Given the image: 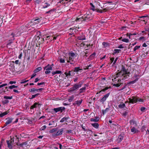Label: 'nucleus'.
<instances>
[{"mask_svg": "<svg viewBox=\"0 0 149 149\" xmlns=\"http://www.w3.org/2000/svg\"><path fill=\"white\" fill-rule=\"evenodd\" d=\"M123 72L121 71L117 73L113 76L114 78L112 79L114 83L113 86L116 87L122 86L123 84V80L129 78L130 72H127L124 67L122 68Z\"/></svg>", "mask_w": 149, "mask_h": 149, "instance_id": "nucleus-1", "label": "nucleus"}, {"mask_svg": "<svg viewBox=\"0 0 149 149\" xmlns=\"http://www.w3.org/2000/svg\"><path fill=\"white\" fill-rule=\"evenodd\" d=\"M83 83V81H81L79 83L75 84L74 86L70 89L69 91L71 92L75 93L77 91L81 86Z\"/></svg>", "mask_w": 149, "mask_h": 149, "instance_id": "nucleus-2", "label": "nucleus"}, {"mask_svg": "<svg viewBox=\"0 0 149 149\" xmlns=\"http://www.w3.org/2000/svg\"><path fill=\"white\" fill-rule=\"evenodd\" d=\"M35 42L36 43V46L40 47V46L44 43L45 38L39 36H35Z\"/></svg>", "mask_w": 149, "mask_h": 149, "instance_id": "nucleus-3", "label": "nucleus"}, {"mask_svg": "<svg viewBox=\"0 0 149 149\" xmlns=\"http://www.w3.org/2000/svg\"><path fill=\"white\" fill-rule=\"evenodd\" d=\"M68 55L69 58L68 60L67 59V62L71 64H74V59L76 56L73 52L69 53Z\"/></svg>", "mask_w": 149, "mask_h": 149, "instance_id": "nucleus-4", "label": "nucleus"}, {"mask_svg": "<svg viewBox=\"0 0 149 149\" xmlns=\"http://www.w3.org/2000/svg\"><path fill=\"white\" fill-rule=\"evenodd\" d=\"M91 15L88 14H85L82 16L84 21L88 22L91 20Z\"/></svg>", "mask_w": 149, "mask_h": 149, "instance_id": "nucleus-5", "label": "nucleus"}, {"mask_svg": "<svg viewBox=\"0 0 149 149\" xmlns=\"http://www.w3.org/2000/svg\"><path fill=\"white\" fill-rule=\"evenodd\" d=\"M129 102L132 104L136 103L137 102V97L136 96H132L129 98Z\"/></svg>", "mask_w": 149, "mask_h": 149, "instance_id": "nucleus-6", "label": "nucleus"}, {"mask_svg": "<svg viewBox=\"0 0 149 149\" xmlns=\"http://www.w3.org/2000/svg\"><path fill=\"white\" fill-rule=\"evenodd\" d=\"M110 93L109 92L104 95V96L100 99V102H101L102 104H104L105 101L107 100L109 97Z\"/></svg>", "mask_w": 149, "mask_h": 149, "instance_id": "nucleus-7", "label": "nucleus"}, {"mask_svg": "<svg viewBox=\"0 0 149 149\" xmlns=\"http://www.w3.org/2000/svg\"><path fill=\"white\" fill-rule=\"evenodd\" d=\"M65 109V108L64 107H60L56 108H54L52 110L54 111L55 113H57L58 112H62Z\"/></svg>", "mask_w": 149, "mask_h": 149, "instance_id": "nucleus-8", "label": "nucleus"}, {"mask_svg": "<svg viewBox=\"0 0 149 149\" xmlns=\"http://www.w3.org/2000/svg\"><path fill=\"white\" fill-rule=\"evenodd\" d=\"M82 102V100L81 99L79 100H77L75 101L74 103H73V105L74 106L76 105L77 106H79L80 104H81Z\"/></svg>", "mask_w": 149, "mask_h": 149, "instance_id": "nucleus-9", "label": "nucleus"}, {"mask_svg": "<svg viewBox=\"0 0 149 149\" xmlns=\"http://www.w3.org/2000/svg\"><path fill=\"white\" fill-rule=\"evenodd\" d=\"M88 52L87 51L86 52H83L80 53V56L81 57H83V58H86L88 56Z\"/></svg>", "mask_w": 149, "mask_h": 149, "instance_id": "nucleus-10", "label": "nucleus"}, {"mask_svg": "<svg viewBox=\"0 0 149 149\" xmlns=\"http://www.w3.org/2000/svg\"><path fill=\"white\" fill-rule=\"evenodd\" d=\"M41 106V104H39L38 103L36 102L34 103L32 106L30 107V109H33L34 108H36L37 106L38 107H40Z\"/></svg>", "mask_w": 149, "mask_h": 149, "instance_id": "nucleus-11", "label": "nucleus"}, {"mask_svg": "<svg viewBox=\"0 0 149 149\" xmlns=\"http://www.w3.org/2000/svg\"><path fill=\"white\" fill-rule=\"evenodd\" d=\"M42 17H36V18L34 19L33 21L35 22V23L38 24L40 22L41 20L42 19Z\"/></svg>", "mask_w": 149, "mask_h": 149, "instance_id": "nucleus-12", "label": "nucleus"}, {"mask_svg": "<svg viewBox=\"0 0 149 149\" xmlns=\"http://www.w3.org/2000/svg\"><path fill=\"white\" fill-rule=\"evenodd\" d=\"M43 68L44 70H52V67L51 65H50L49 64H48L47 66L44 67Z\"/></svg>", "mask_w": 149, "mask_h": 149, "instance_id": "nucleus-13", "label": "nucleus"}, {"mask_svg": "<svg viewBox=\"0 0 149 149\" xmlns=\"http://www.w3.org/2000/svg\"><path fill=\"white\" fill-rule=\"evenodd\" d=\"M95 55L96 53L94 52L92 54H91V55H90L89 57L88 58V61H90L91 60L95 58Z\"/></svg>", "mask_w": 149, "mask_h": 149, "instance_id": "nucleus-14", "label": "nucleus"}, {"mask_svg": "<svg viewBox=\"0 0 149 149\" xmlns=\"http://www.w3.org/2000/svg\"><path fill=\"white\" fill-rule=\"evenodd\" d=\"M123 136H122L121 134H120V135H119L117 140V142L118 143L120 142L123 139Z\"/></svg>", "mask_w": 149, "mask_h": 149, "instance_id": "nucleus-15", "label": "nucleus"}, {"mask_svg": "<svg viewBox=\"0 0 149 149\" xmlns=\"http://www.w3.org/2000/svg\"><path fill=\"white\" fill-rule=\"evenodd\" d=\"M111 88V87L110 86H109V87L107 86L106 87H105L104 89L102 90L101 91H100L99 93H98V92L97 93H96V94L97 95V94H98V93H100L102 91H103L104 92L105 91H106V90L108 89L109 88Z\"/></svg>", "mask_w": 149, "mask_h": 149, "instance_id": "nucleus-16", "label": "nucleus"}, {"mask_svg": "<svg viewBox=\"0 0 149 149\" xmlns=\"http://www.w3.org/2000/svg\"><path fill=\"white\" fill-rule=\"evenodd\" d=\"M75 21L77 22H82L84 21V19H83V18L82 16L81 17H77V18Z\"/></svg>", "mask_w": 149, "mask_h": 149, "instance_id": "nucleus-17", "label": "nucleus"}, {"mask_svg": "<svg viewBox=\"0 0 149 149\" xmlns=\"http://www.w3.org/2000/svg\"><path fill=\"white\" fill-rule=\"evenodd\" d=\"M138 79H139V78H137L136 79H135L134 80L131 81L129 82V83H127V84H128V85H130V84H134V83H136V81H138Z\"/></svg>", "mask_w": 149, "mask_h": 149, "instance_id": "nucleus-18", "label": "nucleus"}, {"mask_svg": "<svg viewBox=\"0 0 149 149\" xmlns=\"http://www.w3.org/2000/svg\"><path fill=\"white\" fill-rule=\"evenodd\" d=\"M50 4L47 2L44 3V4L42 6V8H47L50 6Z\"/></svg>", "mask_w": 149, "mask_h": 149, "instance_id": "nucleus-19", "label": "nucleus"}, {"mask_svg": "<svg viewBox=\"0 0 149 149\" xmlns=\"http://www.w3.org/2000/svg\"><path fill=\"white\" fill-rule=\"evenodd\" d=\"M109 110H110V108L109 107H107L104 110H102V113L103 115H104Z\"/></svg>", "mask_w": 149, "mask_h": 149, "instance_id": "nucleus-20", "label": "nucleus"}, {"mask_svg": "<svg viewBox=\"0 0 149 149\" xmlns=\"http://www.w3.org/2000/svg\"><path fill=\"white\" fill-rule=\"evenodd\" d=\"M121 52V50L120 49H115L114 52L113 53V55H115L116 54H118Z\"/></svg>", "mask_w": 149, "mask_h": 149, "instance_id": "nucleus-21", "label": "nucleus"}, {"mask_svg": "<svg viewBox=\"0 0 149 149\" xmlns=\"http://www.w3.org/2000/svg\"><path fill=\"white\" fill-rule=\"evenodd\" d=\"M92 125L94 128L97 129L99 127V124L97 123H92Z\"/></svg>", "mask_w": 149, "mask_h": 149, "instance_id": "nucleus-22", "label": "nucleus"}, {"mask_svg": "<svg viewBox=\"0 0 149 149\" xmlns=\"http://www.w3.org/2000/svg\"><path fill=\"white\" fill-rule=\"evenodd\" d=\"M131 131L134 133H136L139 132L138 130H136L134 127H133L131 129Z\"/></svg>", "mask_w": 149, "mask_h": 149, "instance_id": "nucleus-23", "label": "nucleus"}, {"mask_svg": "<svg viewBox=\"0 0 149 149\" xmlns=\"http://www.w3.org/2000/svg\"><path fill=\"white\" fill-rule=\"evenodd\" d=\"M27 144L26 142H23L21 144H19L18 143H16V145L17 146H19L21 147H23L24 145H26Z\"/></svg>", "mask_w": 149, "mask_h": 149, "instance_id": "nucleus-24", "label": "nucleus"}, {"mask_svg": "<svg viewBox=\"0 0 149 149\" xmlns=\"http://www.w3.org/2000/svg\"><path fill=\"white\" fill-rule=\"evenodd\" d=\"M29 91L30 92H32V93L34 94V93H35L37 92V90L36 89L32 88L30 89L29 90Z\"/></svg>", "mask_w": 149, "mask_h": 149, "instance_id": "nucleus-25", "label": "nucleus"}, {"mask_svg": "<svg viewBox=\"0 0 149 149\" xmlns=\"http://www.w3.org/2000/svg\"><path fill=\"white\" fill-rule=\"evenodd\" d=\"M86 89V87L84 86L79 89V93H81L85 91Z\"/></svg>", "mask_w": 149, "mask_h": 149, "instance_id": "nucleus-26", "label": "nucleus"}, {"mask_svg": "<svg viewBox=\"0 0 149 149\" xmlns=\"http://www.w3.org/2000/svg\"><path fill=\"white\" fill-rule=\"evenodd\" d=\"M57 130V128L53 129L49 131V132L50 133H53L56 132Z\"/></svg>", "mask_w": 149, "mask_h": 149, "instance_id": "nucleus-27", "label": "nucleus"}, {"mask_svg": "<svg viewBox=\"0 0 149 149\" xmlns=\"http://www.w3.org/2000/svg\"><path fill=\"white\" fill-rule=\"evenodd\" d=\"M63 131V129L60 130L58 131H57L56 132L57 135H58V136L61 135L62 134Z\"/></svg>", "mask_w": 149, "mask_h": 149, "instance_id": "nucleus-28", "label": "nucleus"}, {"mask_svg": "<svg viewBox=\"0 0 149 149\" xmlns=\"http://www.w3.org/2000/svg\"><path fill=\"white\" fill-rule=\"evenodd\" d=\"M102 45L104 46L105 48L107 47H109L110 45V44L107 43L105 42H104L102 43Z\"/></svg>", "mask_w": 149, "mask_h": 149, "instance_id": "nucleus-29", "label": "nucleus"}, {"mask_svg": "<svg viewBox=\"0 0 149 149\" xmlns=\"http://www.w3.org/2000/svg\"><path fill=\"white\" fill-rule=\"evenodd\" d=\"M8 111L1 113L0 114V117H2L6 115L8 112Z\"/></svg>", "mask_w": 149, "mask_h": 149, "instance_id": "nucleus-30", "label": "nucleus"}, {"mask_svg": "<svg viewBox=\"0 0 149 149\" xmlns=\"http://www.w3.org/2000/svg\"><path fill=\"white\" fill-rule=\"evenodd\" d=\"M42 69V68L40 67H38L37 68H36V69H35L34 70V72H37L41 70Z\"/></svg>", "mask_w": 149, "mask_h": 149, "instance_id": "nucleus-31", "label": "nucleus"}, {"mask_svg": "<svg viewBox=\"0 0 149 149\" xmlns=\"http://www.w3.org/2000/svg\"><path fill=\"white\" fill-rule=\"evenodd\" d=\"M7 142L8 144V147L10 148H12V145H11V141H7Z\"/></svg>", "mask_w": 149, "mask_h": 149, "instance_id": "nucleus-32", "label": "nucleus"}, {"mask_svg": "<svg viewBox=\"0 0 149 149\" xmlns=\"http://www.w3.org/2000/svg\"><path fill=\"white\" fill-rule=\"evenodd\" d=\"M77 39L79 40H84L86 39L85 36H79L77 38Z\"/></svg>", "mask_w": 149, "mask_h": 149, "instance_id": "nucleus-33", "label": "nucleus"}, {"mask_svg": "<svg viewBox=\"0 0 149 149\" xmlns=\"http://www.w3.org/2000/svg\"><path fill=\"white\" fill-rule=\"evenodd\" d=\"M3 98L4 99H6L11 100L13 99V97L12 96H8L5 95L3 96Z\"/></svg>", "mask_w": 149, "mask_h": 149, "instance_id": "nucleus-34", "label": "nucleus"}, {"mask_svg": "<svg viewBox=\"0 0 149 149\" xmlns=\"http://www.w3.org/2000/svg\"><path fill=\"white\" fill-rule=\"evenodd\" d=\"M82 69H80L79 67H75L74 68V70L75 72H78L79 71L81 70Z\"/></svg>", "mask_w": 149, "mask_h": 149, "instance_id": "nucleus-35", "label": "nucleus"}, {"mask_svg": "<svg viewBox=\"0 0 149 149\" xmlns=\"http://www.w3.org/2000/svg\"><path fill=\"white\" fill-rule=\"evenodd\" d=\"M125 106V104L124 103L122 104H120L118 105V107L119 108L122 109Z\"/></svg>", "mask_w": 149, "mask_h": 149, "instance_id": "nucleus-36", "label": "nucleus"}, {"mask_svg": "<svg viewBox=\"0 0 149 149\" xmlns=\"http://www.w3.org/2000/svg\"><path fill=\"white\" fill-rule=\"evenodd\" d=\"M55 10V9H53L50 10L49 11H47L46 12V13L47 14H48V13H50L51 14L53 13V12Z\"/></svg>", "mask_w": 149, "mask_h": 149, "instance_id": "nucleus-37", "label": "nucleus"}, {"mask_svg": "<svg viewBox=\"0 0 149 149\" xmlns=\"http://www.w3.org/2000/svg\"><path fill=\"white\" fill-rule=\"evenodd\" d=\"M64 74L66 75V77H67V78L68 77H71L70 76V71H69L68 72H65Z\"/></svg>", "mask_w": 149, "mask_h": 149, "instance_id": "nucleus-38", "label": "nucleus"}, {"mask_svg": "<svg viewBox=\"0 0 149 149\" xmlns=\"http://www.w3.org/2000/svg\"><path fill=\"white\" fill-rule=\"evenodd\" d=\"M123 84L122 86H123V85H124V86L120 90H119V91H121L123 90L124 89H125L126 88L127 85L128 84H124V83Z\"/></svg>", "mask_w": 149, "mask_h": 149, "instance_id": "nucleus-39", "label": "nucleus"}, {"mask_svg": "<svg viewBox=\"0 0 149 149\" xmlns=\"http://www.w3.org/2000/svg\"><path fill=\"white\" fill-rule=\"evenodd\" d=\"M69 119V117H64L60 121H67Z\"/></svg>", "mask_w": 149, "mask_h": 149, "instance_id": "nucleus-40", "label": "nucleus"}, {"mask_svg": "<svg viewBox=\"0 0 149 149\" xmlns=\"http://www.w3.org/2000/svg\"><path fill=\"white\" fill-rule=\"evenodd\" d=\"M136 35V33H134L131 34V33H127L126 34V35L127 36L129 37V38L130 39V36L132 35Z\"/></svg>", "mask_w": 149, "mask_h": 149, "instance_id": "nucleus-41", "label": "nucleus"}, {"mask_svg": "<svg viewBox=\"0 0 149 149\" xmlns=\"http://www.w3.org/2000/svg\"><path fill=\"white\" fill-rule=\"evenodd\" d=\"M2 103L3 104H7L9 103V101L7 100H5L2 101Z\"/></svg>", "mask_w": 149, "mask_h": 149, "instance_id": "nucleus-42", "label": "nucleus"}, {"mask_svg": "<svg viewBox=\"0 0 149 149\" xmlns=\"http://www.w3.org/2000/svg\"><path fill=\"white\" fill-rule=\"evenodd\" d=\"M74 97L73 95L70 96L69 99H68V101L70 102H71L74 99Z\"/></svg>", "mask_w": 149, "mask_h": 149, "instance_id": "nucleus-43", "label": "nucleus"}, {"mask_svg": "<svg viewBox=\"0 0 149 149\" xmlns=\"http://www.w3.org/2000/svg\"><path fill=\"white\" fill-rule=\"evenodd\" d=\"M33 22H29L28 23V24H27L26 25V27H29V26H31V25H32V24H32Z\"/></svg>", "mask_w": 149, "mask_h": 149, "instance_id": "nucleus-44", "label": "nucleus"}, {"mask_svg": "<svg viewBox=\"0 0 149 149\" xmlns=\"http://www.w3.org/2000/svg\"><path fill=\"white\" fill-rule=\"evenodd\" d=\"M60 62L61 63H64L65 62V60L64 58H61L60 59Z\"/></svg>", "mask_w": 149, "mask_h": 149, "instance_id": "nucleus-45", "label": "nucleus"}, {"mask_svg": "<svg viewBox=\"0 0 149 149\" xmlns=\"http://www.w3.org/2000/svg\"><path fill=\"white\" fill-rule=\"evenodd\" d=\"M17 86H15L14 85H12V86H9L8 87V88H10V89H12L13 88H17Z\"/></svg>", "mask_w": 149, "mask_h": 149, "instance_id": "nucleus-46", "label": "nucleus"}, {"mask_svg": "<svg viewBox=\"0 0 149 149\" xmlns=\"http://www.w3.org/2000/svg\"><path fill=\"white\" fill-rule=\"evenodd\" d=\"M122 41H123V42H125L126 43L128 42L129 41V40L128 39L125 38L123 39L122 40Z\"/></svg>", "mask_w": 149, "mask_h": 149, "instance_id": "nucleus-47", "label": "nucleus"}, {"mask_svg": "<svg viewBox=\"0 0 149 149\" xmlns=\"http://www.w3.org/2000/svg\"><path fill=\"white\" fill-rule=\"evenodd\" d=\"M111 127H114V126H116V124H114L112 123V122H109Z\"/></svg>", "mask_w": 149, "mask_h": 149, "instance_id": "nucleus-48", "label": "nucleus"}, {"mask_svg": "<svg viewBox=\"0 0 149 149\" xmlns=\"http://www.w3.org/2000/svg\"><path fill=\"white\" fill-rule=\"evenodd\" d=\"M90 4L91 5V6L92 7V8H91V9L93 10V11H95V6H94V5L91 3H90Z\"/></svg>", "mask_w": 149, "mask_h": 149, "instance_id": "nucleus-49", "label": "nucleus"}, {"mask_svg": "<svg viewBox=\"0 0 149 149\" xmlns=\"http://www.w3.org/2000/svg\"><path fill=\"white\" fill-rule=\"evenodd\" d=\"M21 33V32L20 31H18V33L16 34H14V36H20Z\"/></svg>", "mask_w": 149, "mask_h": 149, "instance_id": "nucleus-50", "label": "nucleus"}, {"mask_svg": "<svg viewBox=\"0 0 149 149\" xmlns=\"http://www.w3.org/2000/svg\"><path fill=\"white\" fill-rule=\"evenodd\" d=\"M74 72H75L74 70L73 71L72 70L70 71V76H72L74 75L75 73Z\"/></svg>", "mask_w": 149, "mask_h": 149, "instance_id": "nucleus-51", "label": "nucleus"}, {"mask_svg": "<svg viewBox=\"0 0 149 149\" xmlns=\"http://www.w3.org/2000/svg\"><path fill=\"white\" fill-rule=\"evenodd\" d=\"M51 36L52 37V36H45V38H46V40H49L51 38Z\"/></svg>", "mask_w": 149, "mask_h": 149, "instance_id": "nucleus-52", "label": "nucleus"}, {"mask_svg": "<svg viewBox=\"0 0 149 149\" xmlns=\"http://www.w3.org/2000/svg\"><path fill=\"white\" fill-rule=\"evenodd\" d=\"M140 47V46H136L134 49V51H135L137 49H139Z\"/></svg>", "mask_w": 149, "mask_h": 149, "instance_id": "nucleus-53", "label": "nucleus"}, {"mask_svg": "<svg viewBox=\"0 0 149 149\" xmlns=\"http://www.w3.org/2000/svg\"><path fill=\"white\" fill-rule=\"evenodd\" d=\"M137 101H138L139 102H144V100H143L141 98H140L138 97H137Z\"/></svg>", "mask_w": 149, "mask_h": 149, "instance_id": "nucleus-54", "label": "nucleus"}, {"mask_svg": "<svg viewBox=\"0 0 149 149\" xmlns=\"http://www.w3.org/2000/svg\"><path fill=\"white\" fill-rule=\"evenodd\" d=\"M96 11L97 13H102L103 12V10L102 9H97L96 10Z\"/></svg>", "mask_w": 149, "mask_h": 149, "instance_id": "nucleus-55", "label": "nucleus"}, {"mask_svg": "<svg viewBox=\"0 0 149 149\" xmlns=\"http://www.w3.org/2000/svg\"><path fill=\"white\" fill-rule=\"evenodd\" d=\"M64 0H61V1H59L57 3V4H58L59 3H61L62 4H65V3L64 2Z\"/></svg>", "mask_w": 149, "mask_h": 149, "instance_id": "nucleus-56", "label": "nucleus"}, {"mask_svg": "<svg viewBox=\"0 0 149 149\" xmlns=\"http://www.w3.org/2000/svg\"><path fill=\"white\" fill-rule=\"evenodd\" d=\"M28 81H29V80H23L21 81V84L25 83L26 82Z\"/></svg>", "mask_w": 149, "mask_h": 149, "instance_id": "nucleus-57", "label": "nucleus"}, {"mask_svg": "<svg viewBox=\"0 0 149 149\" xmlns=\"http://www.w3.org/2000/svg\"><path fill=\"white\" fill-rule=\"evenodd\" d=\"M11 122H6L5 123V124L4 125V126L3 127H6V125H8Z\"/></svg>", "mask_w": 149, "mask_h": 149, "instance_id": "nucleus-58", "label": "nucleus"}, {"mask_svg": "<svg viewBox=\"0 0 149 149\" xmlns=\"http://www.w3.org/2000/svg\"><path fill=\"white\" fill-rule=\"evenodd\" d=\"M139 75L137 74H135L134 75V76L132 77V78L133 79H134V78H136V79L137 78H138V77H139Z\"/></svg>", "mask_w": 149, "mask_h": 149, "instance_id": "nucleus-59", "label": "nucleus"}, {"mask_svg": "<svg viewBox=\"0 0 149 149\" xmlns=\"http://www.w3.org/2000/svg\"><path fill=\"white\" fill-rule=\"evenodd\" d=\"M46 128V126L45 125H44L42 127L40 128V130H44Z\"/></svg>", "mask_w": 149, "mask_h": 149, "instance_id": "nucleus-60", "label": "nucleus"}, {"mask_svg": "<svg viewBox=\"0 0 149 149\" xmlns=\"http://www.w3.org/2000/svg\"><path fill=\"white\" fill-rule=\"evenodd\" d=\"M45 82H42L40 83H38L37 84V85L38 86L41 85H45Z\"/></svg>", "mask_w": 149, "mask_h": 149, "instance_id": "nucleus-61", "label": "nucleus"}, {"mask_svg": "<svg viewBox=\"0 0 149 149\" xmlns=\"http://www.w3.org/2000/svg\"><path fill=\"white\" fill-rule=\"evenodd\" d=\"M118 59V57H117L115 59V60H114V61L113 64V65H115L116 63V61H117Z\"/></svg>", "mask_w": 149, "mask_h": 149, "instance_id": "nucleus-62", "label": "nucleus"}, {"mask_svg": "<svg viewBox=\"0 0 149 149\" xmlns=\"http://www.w3.org/2000/svg\"><path fill=\"white\" fill-rule=\"evenodd\" d=\"M55 72L56 74H61L62 73V72L59 70L56 71Z\"/></svg>", "mask_w": 149, "mask_h": 149, "instance_id": "nucleus-63", "label": "nucleus"}, {"mask_svg": "<svg viewBox=\"0 0 149 149\" xmlns=\"http://www.w3.org/2000/svg\"><path fill=\"white\" fill-rule=\"evenodd\" d=\"M146 108L144 107H142L141 108V111L142 112H144Z\"/></svg>", "mask_w": 149, "mask_h": 149, "instance_id": "nucleus-64", "label": "nucleus"}]
</instances>
